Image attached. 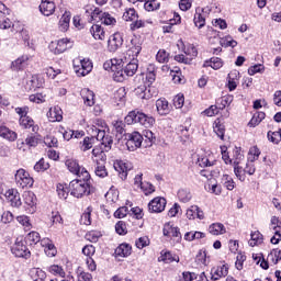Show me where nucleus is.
Listing matches in <instances>:
<instances>
[{
  "label": "nucleus",
  "mask_w": 281,
  "mask_h": 281,
  "mask_svg": "<svg viewBox=\"0 0 281 281\" xmlns=\"http://www.w3.org/2000/svg\"><path fill=\"white\" fill-rule=\"evenodd\" d=\"M209 232L213 236H221L222 234H225V232H226L225 225H223L221 223H214V224L210 225Z\"/></svg>",
  "instance_id": "31"
},
{
  "label": "nucleus",
  "mask_w": 281,
  "mask_h": 281,
  "mask_svg": "<svg viewBox=\"0 0 281 281\" xmlns=\"http://www.w3.org/2000/svg\"><path fill=\"white\" fill-rule=\"evenodd\" d=\"M69 192L75 199H82V196H89L93 192L91 188V175L87 169L81 170V176L70 181Z\"/></svg>",
  "instance_id": "1"
},
{
  "label": "nucleus",
  "mask_w": 281,
  "mask_h": 281,
  "mask_svg": "<svg viewBox=\"0 0 281 281\" xmlns=\"http://www.w3.org/2000/svg\"><path fill=\"white\" fill-rule=\"evenodd\" d=\"M160 5L161 4L156 0H150L145 2L144 8L147 10V12H154V10H159Z\"/></svg>",
  "instance_id": "58"
},
{
  "label": "nucleus",
  "mask_w": 281,
  "mask_h": 281,
  "mask_svg": "<svg viewBox=\"0 0 281 281\" xmlns=\"http://www.w3.org/2000/svg\"><path fill=\"white\" fill-rule=\"evenodd\" d=\"M71 22V12L66 11L59 20L60 32H67L69 30V23Z\"/></svg>",
  "instance_id": "25"
},
{
  "label": "nucleus",
  "mask_w": 281,
  "mask_h": 281,
  "mask_svg": "<svg viewBox=\"0 0 281 281\" xmlns=\"http://www.w3.org/2000/svg\"><path fill=\"white\" fill-rule=\"evenodd\" d=\"M92 19H94V21H97V19H100L103 25H115V23H117L115 18H113L110 13L102 12L100 9L93 10Z\"/></svg>",
  "instance_id": "7"
},
{
  "label": "nucleus",
  "mask_w": 281,
  "mask_h": 281,
  "mask_svg": "<svg viewBox=\"0 0 281 281\" xmlns=\"http://www.w3.org/2000/svg\"><path fill=\"white\" fill-rule=\"evenodd\" d=\"M158 262H165L166 265H170V262H179V256H173L172 252L162 250L160 257H158Z\"/></svg>",
  "instance_id": "19"
},
{
  "label": "nucleus",
  "mask_w": 281,
  "mask_h": 281,
  "mask_svg": "<svg viewBox=\"0 0 281 281\" xmlns=\"http://www.w3.org/2000/svg\"><path fill=\"white\" fill-rule=\"evenodd\" d=\"M101 145L103 146V150L105 153H109L111 150V147L113 146V137L111 135H106L102 140Z\"/></svg>",
  "instance_id": "54"
},
{
  "label": "nucleus",
  "mask_w": 281,
  "mask_h": 281,
  "mask_svg": "<svg viewBox=\"0 0 281 281\" xmlns=\"http://www.w3.org/2000/svg\"><path fill=\"white\" fill-rule=\"evenodd\" d=\"M100 236H102V234L97 231H92V232H89L88 234H86V238L90 243H98Z\"/></svg>",
  "instance_id": "62"
},
{
  "label": "nucleus",
  "mask_w": 281,
  "mask_h": 281,
  "mask_svg": "<svg viewBox=\"0 0 281 281\" xmlns=\"http://www.w3.org/2000/svg\"><path fill=\"white\" fill-rule=\"evenodd\" d=\"M90 32L95 41H104L105 33L102 26L94 24L91 26Z\"/></svg>",
  "instance_id": "29"
},
{
  "label": "nucleus",
  "mask_w": 281,
  "mask_h": 281,
  "mask_svg": "<svg viewBox=\"0 0 281 281\" xmlns=\"http://www.w3.org/2000/svg\"><path fill=\"white\" fill-rule=\"evenodd\" d=\"M81 98L86 106H93L95 104V101H94L95 94L93 93V91L89 89H83L81 91Z\"/></svg>",
  "instance_id": "24"
},
{
  "label": "nucleus",
  "mask_w": 281,
  "mask_h": 281,
  "mask_svg": "<svg viewBox=\"0 0 281 281\" xmlns=\"http://www.w3.org/2000/svg\"><path fill=\"white\" fill-rule=\"evenodd\" d=\"M169 59H170V54L166 52V49L158 50L156 55V60H158L159 63H168Z\"/></svg>",
  "instance_id": "57"
},
{
  "label": "nucleus",
  "mask_w": 281,
  "mask_h": 281,
  "mask_svg": "<svg viewBox=\"0 0 281 281\" xmlns=\"http://www.w3.org/2000/svg\"><path fill=\"white\" fill-rule=\"evenodd\" d=\"M95 142L94 137H85L81 144V150L87 153V150H91L93 148V143Z\"/></svg>",
  "instance_id": "44"
},
{
  "label": "nucleus",
  "mask_w": 281,
  "mask_h": 281,
  "mask_svg": "<svg viewBox=\"0 0 281 281\" xmlns=\"http://www.w3.org/2000/svg\"><path fill=\"white\" fill-rule=\"evenodd\" d=\"M220 45H222V47H236V45H238V42H236L235 40H232L231 36L227 37H223L220 41Z\"/></svg>",
  "instance_id": "55"
},
{
  "label": "nucleus",
  "mask_w": 281,
  "mask_h": 281,
  "mask_svg": "<svg viewBox=\"0 0 281 281\" xmlns=\"http://www.w3.org/2000/svg\"><path fill=\"white\" fill-rule=\"evenodd\" d=\"M123 19L132 22L130 27L133 32H135V30H139V27H144L145 25L144 21L139 20V14H137V11L134 8L125 10Z\"/></svg>",
  "instance_id": "3"
},
{
  "label": "nucleus",
  "mask_w": 281,
  "mask_h": 281,
  "mask_svg": "<svg viewBox=\"0 0 281 281\" xmlns=\"http://www.w3.org/2000/svg\"><path fill=\"white\" fill-rule=\"evenodd\" d=\"M249 157V161H256V159H258V157H260V149L257 146H254L249 149L248 153Z\"/></svg>",
  "instance_id": "61"
},
{
  "label": "nucleus",
  "mask_w": 281,
  "mask_h": 281,
  "mask_svg": "<svg viewBox=\"0 0 281 281\" xmlns=\"http://www.w3.org/2000/svg\"><path fill=\"white\" fill-rule=\"evenodd\" d=\"M49 273H52L53 276H59V278H65V270L63 269V267L58 266V265H53L48 268Z\"/></svg>",
  "instance_id": "52"
},
{
  "label": "nucleus",
  "mask_w": 281,
  "mask_h": 281,
  "mask_svg": "<svg viewBox=\"0 0 281 281\" xmlns=\"http://www.w3.org/2000/svg\"><path fill=\"white\" fill-rule=\"evenodd\" d=\"M157 68H155V65L149 64L147 67V72H146V77L145 80L148 85V87H150V85H153V82H155V80H157Z\"/></svg>",
  "instance_id": "26"
},
{
  "label": "nucleus",
  "mask_w": 281,
  "mask_h": 281,
  "mask_svg": "<svg viewBox=\"0 0 281 281\" xmlns=\"http://www.w3.org/2000/svg\"><path fill=\"white\" fill-rule=\"evenodd\" d=\"M178 199L182 203H189L192 200V193L188 189H180L178 191Z\"/></svg>",
  "instance_id": "39"
},
{
  "label": "nucleus",
  "mask_w": 281,
  "mask_h": 281,
  "mask_svg": "<svg viewBox=\"0 0 281 281\" xmlns=\"http://www.w3.org/2000/svg\"><path fill=\"white\" fill-rule=\"evenodd\" d=\"M203 67H212V69H221L223 67V59L218 57H212L210 60H206Z\"/></svg>",
  "instance_id": "34"
},
{
  "label": "nucleus",
  "mask_w": 281,
  "mask_h": 281,
  "mask_svg": "<svg viewBox=\"0 0 281 281\" xmlns=\"http://www.w3.org/2000/svg\"><path fill=\"white\" fill-rule=\"evenodd\" d=\"M249 245L250 247H256V245H262V234L260 231H256L250 234Z\"/></svg>",
  "instance_id": "38"
},
{
  "label": "nucleus",
  "mask_w": 281,
  "mask_h": 281,
  "mask_svg": "<svg viewBox=\"0 0 281 281\" xmlns=\"http://www.w3.org/2000/svg\"><path fill=\"white\" fill-rule=\"evenodd\" d=\"M187 218H189V221H194V218L203 221V218H205V215L199 206L192 205L190 209L187 210Z\"/></svg>",
  "instance_id": "17"
},
{
  "label": "nucleus",
  "mask_w": 281,
  "mask_h": 281,
  "mask_svg": "<svg viewBox=\"0 0 281 281\" xmlns=\"http://www.w3.org/2000/svg\"><path fill=\"white\" fill-rule=\"evenodd\" d=\"M24 203L25 205H29V207H34L36 205V194L32 191H26L23 194Z\"/></svg>",
  "instance_id": "35"
},
{
  "label": "nucleus",
  "mask_w": 281,
  "mask_h": 281,
  "mask_svg": "<svg viewBox=\"0 0 281 281\" xmlns=\"http://www.w3.org/2000/svg\"><path fill=\"white\" fill-rule=\"evenodd\" d=\"M40 12L44 16H52L56 12V3L52 0H42L40 4Z\"/></svg>",
  "instance_id": "11"
},
{
  "label": "nucleus",
  "mask_w": 281,
  "mask_h": 281,
  "mask_svg": "<svg viewBox=\"0 0 281 281\" xmlns=\"http://www.w3.org/2000/svg\"><path fill=\"white\" fill-rule=\"evenodd\" d=\"M65 164L69 172L76 175L77 177L82 176V170H85V167H80V165H78V161H76L75 159H67Z\"/></svg>",
  "instance_id": "18"
},
{
  "label": "nucleus",
  "mask_w": 281,
  "mask_h": 281,
  "mask_svg": "<svg viewBox=\"0 0 281 281\" xmlns=\"http://www.w3.org/2000/svg\"><path fill=\"white\" fill-rule=\"evenodd\" d=\"M234 166H240V161L245 159V155L241 153L240 147L234 149Z\"/></svg>",
  "instance_id": "56"
},
{
  "label": "nucleus",
  "mask_w": 281,
  "mask_h": 281,
  "mask_svg": "<svg viewBox=\"0 0 281 281\" xmlns=\"http://www.w3.org/2000/svg\"><path fill=\"white\" fill-rule=\"evenodd\" d=\"M162 233H164V236H170L172 238L181 237V232H179V227H173L170 225H166Z\"/></svg>",
  "instance_id": "32"
},
{
  "label": "nucleus",
  "mask_w": 281,
  "mask_h": 281,
  "mask_svg": "<svg viewBox=\"0 0 281 281\" xmlns=\"http://www.w3.org/2000/svg\"><path fill=\"white\" fill-rule=\"evenodd\" d=\"M214 133H216L220 139H225V125L221 123V121H215V125L213 126Z\"/></svg>",
  "instance_id": "43"
},
{
  "label": "nucleus",
  "mask_w": 281,
  "mask_h": 281,
  "mask_svg": "<svg viewBox=\"0 0 281 281\" xmlns=\"http://www.w3.org/2000/svg\"><path fill=\"white\" fill-rule=\"evenodd\" d=\"M127 150L134 153L137 148H142V143L144 142V136L139 132H133L125 135Z\"/></svg>",
  "instance_id": "4"
},
{
  "label": "nucleus",
  "mask_w": 281,
  "mask_h": 281,
  "mask_svg": "<svg viewBox=\"0 0 281 281\" xmlns=\"http://www.w3.org/2000/svg\"><path fill=\"white\" fill-rule=\"evenodd\" d=\"M32 58L31 55H22L11 64V68L13 71H21V69H25L27 67L30 59Z\"/></svg>",
  "instance_id": "13"
},
{
  "label": "nucleus",
  "mask_w": 281,
  "mask_h": 281,
  "mask_svg": "<svg viewBox=\"0 0 281 281\" xmlns=\"http://www.w3.org/2000/svg\"><path fill=\"white\" fill-rule=\"evenodd\" d=\"M183 53L186 56H189L188 58H191V60L199 56V50H196V47L192 44H189L187 47H184Z\"/></svg>",
  "instance_id": "46"
},
{
  "label": "nucleus",
  "mask_w": 281,
  "mask_h": 281,
  "mask_svg": "<svg viewBox=\"0 0 281 281\" xmlns=\"http://www.w3.org/2000/svg\"><path fill=\"white\" fill-rule=\"evenodd\" d=\"M115 232L116 234H119L120 236H126V234H128V231L126 229V222L124 221H119L115 224Z\"/></svg>",
  "instance_id": "51"
},
{
  "label": "nucleus",
  "mask_w": 281,
  "mask_h": 281,
  "mask_svg": "<svg viewBox=\"0 0 281 281\" xmlns=\"http://www.w3.org/2000/svg\"><path fill=\"white\" fill-rule=\"evenodd\" d=\"M16 221L27 232H30L32 229V223H30V217H27V215H20V216L16 217Z\"/></svg>",
  "instance_id": "49"
},
{
  "label": "nucleus",
  "mask_w": 281,
  "mask_h": 281,
  "mask_svg": "<svg viewBox=\"0 0 281 281\" xmlns=\"http://www.w3.org/2000/svg\"><path fill=\"white\" fill-rule=\"evenodd\" d=\"M8 196H9L8 201L11 207H21V205H23V202L21 201V196L14 195V191H9Z\"/></svg>",
  "instance_id": "36"
},
{
  "label": "nucleus",
  "mask_w": 281,
  "mask_h": 281,
  "mask_svg": "<svg viewBox=\"0 0 281 281\" xmlns=\"http://www.w3.org/2000/svg\"><path fill=\"white\" fill-rule=\"evenodd\" d=\"M57 194L59 196V199H67V196H69V190H67L66 187H64V184H57Z\"/></svg>",
  "instance_id": "63"
},
{
  "label": "nucleus",
  "mask_w": 281,
  "mask_h": 281,
  "mask_svg": "<svg viewBox=\"0 0 281 281\" xmlns=\"http://www.w3.org/2000/svg\"><path fill=\"white\" fill-rule=\"evenodd\" d=\"M265 117H267V114H265V112L255 113L251 120L249 121L248 126H251V127L258 126V124H260V122H262Z\"/></svg>",
  "instance_id": "37"
},
{
  "label": "nucleus",
  "mask_w": 281,
  "mask_h": 281,
  "mask_svg": "<svg viewBox=\"0 0 281 281\" xmlns=\"http://www.w3.org/2000/svg\"><path fill=\"white\" fill-rule=\"evenodd\" d=\"M49 117V122H60L63 120V110L60 108L55 106L54 109H50L47 113Z\"/></svg>",
  "instance_id": "28"
},
{
  "label": "nucleus",
  "mask_w": 281,
  "mask_h": 281,
  "mask_svg": "<svg viewBox=\"0 0 281 281\" xmlns=\"http://www.w3.org/2000/svg\"><path fill=\"white\" fill-rule=\"evenodd\" d=\"M125 124H140L142 126H145V128H150V126L155 125V117L149 116L144 112L133 110L125 116Z\"/></svg>",
  "instance_id": "2"
},
{
  "label": "nucleus",
  "mask_w": 281,
  "mask_h": 281,
  "mask_svg": "<svg viewBox=\"0 0 281 281\" xmlns=\"http://www.w3.org/2000/svg\"><path fill=\"white\" fill-rule=\"evenodd\" d=\"M15 183L18 188H32L34 186V179L30 177V173L25 169H19L15 173Z\"/></svg>",
  "instance_id": "5"
},
{
  "label": "nucleus",
  "mask_w": 281,
  "mask_h": 281,
  "mask_svg": "<svg viewBox=\"0 0 281 281\" xmlns=\"http://www.w3.org/2000/svg\"><path fill=\"white\" fill-rule=\"evenodd\" d=\"M156 108L159 115H168L170 113V105L166 99H158L156 101Z\"/></svg>",
  "instance_id": "23"
},
{
  "label": "nucleus",
  "mask_w": 281,
  "mask_h": 281,
  "mask_svg": "<svg viewBox=\"0 0 281 281\" xmlns=\"http://www.w3.org/2000/svg\"><path fill=\"white\" fill-rule=\"evenodd\" d=\"M35 172H45V170H49V162H46L44 158H41L34 166Z\"/></svg>",
  "instance_id": "48"
},
{
  "label": "nucleus",
  "mask_w": 281,
  "mask_h": 281,
  "mask_svg": "<svg viewBox=\"0 0 281 281\" xmlns=\"http://www.w3.org/2000/svg\"><path fill=\"white\" fill-rule=\"evenodd\" d=\"M80 67L76 72L80 76H87L93 69V64L90 60L81 59Z\"/></svg>",
  "instance_id": "27"
},
{
  "label": "nucleus",
  "mask_w": 281,
  "mask_h": 281,
  "mask_svg": "<svg viewBox=\"0 0 281 281\" xmlns=\"http://www.w3.org/2000/svg\"><path fill=\"white\" fill-rule=\"evenodd\" d=\"M11 254L15 256V258H30L31 252L27 249V246L23 244V241H15V244L11 247Z\"/></svg>",
  "instance_id": "8"
},
{
  "label": "nucleus",
  "mask_w": 281,
  "mask_h": 281,
  "mask_svg": "<svg viewBox=\"0 0 281 281\" xmlns=\"http://www.w3.org/2000/svg\"><path fill=\"white\" fill-rule=\"evenodd\" d=\"M229 273V267L226 265L220 266L217 268H212L211 270V280H221V278H225Z\"/></svg>",
  "instance_id": "15"
},
{
  "label": "nucleus",
  "mask_w": 281,
  "mask_h": 281,
  "mask_svg": "<svg viewBox=\"0 0 281 281\" xmlns=\"http://www.w3.org/2000/svg\"><path fill=\"white\" fill-rule=\"evenodd\" d=\"M106 160H97V167H95V175L97 177H100L101 179H104V177H108L109 176V171H106V166H104V162Z\"/></svg>",
  "instance_id": "30"
},
{
  "label": "nucleus",
  "mask_w": 281,
  "mask_h": 281,
  "mask_svg": "<svg viewBox=\"0 0 281 281\" xmlns=\"http://www.w3.org/2000/svg\"><path fill=\"white\" fill-rule=\"evenodd\" d=\"M222 182L226 190L232 191L234 188H236V182H234V178H232L229 175H224L222 177Z\"/></svg>",
  "instance_id": "41"
},
{
  "label": "nucleus",
  "mask_w": 281,
  "mask_h": 281,
  "mask_svg": "<svg viewBox=\"0 0 281 281\" xmlns=\"http://www.w3.org/2000/svg\"><path fill=\"white\" fill-rule=\"evenodd\" d=\"M142 52V38L134 36L131 40V46L128 49L130 56H133V58L139 56Z\"/></svg>",
  "instance_id": "16"
},
{
  "label": "nucleus",
  "mask_w": 281,
  "mask_h": 281,
  "mask_svg": "<svg viewBox=\"0 0 281 281\" xmlns=\"http://www.w3.org/2000/svg\"><path fill=\"white\" fill-rule=\"evenodd\" d=\"M91 207H88L87 211L81 215V225H91Z\"/></svg>",
  "instance_id": "59"
},
{
  "label": "nucleus",
  "mask_w": 281,
  "mask_h": 281,
  "mask_svg": "<svg viewBox=\"0 0 281 281\" xmlns=\"http://www.w3.org/2000/svg\"><path fill=\"white\" fill-rule=\"evenodd\" d=\"M201 238H205V233H202V232H194V233L188 232L184 235V240H189V241L199 240Z\"/></svg>",
  "instance_id": "45"
},
{
  "label": "nucleus",
  "mask_w": 281,
  "mask_h": 281,
  "mask_svg": "<svg viewBox=\"0 0 281 281\" xmlns=\"http://www.w3.org/2000/svg\"><path fill=\"white\" fill-rule=\"evenodd\" d=\"M12 25V20H10V18L0 14V30H10Z\"/></svg>",
  "instance_id": "53"
},
{
  "label": "nucleus",
  "mask_w": 281,
  "mask_h": 281,
  "mask_svg": "<svg viewBox=\"0 0 281 281\" xmlns=\"http://www.w3.org/2000/svg\"><path fill=\"white\" fill-rule=\"evenodd\" d=\"M167 203L168 202L165 200V198H155L148 203V210L154 214H160V212L166 210Z\"/></svg>",
  "instance_id": "9"
},
{
  "label": "nucleus",
  "mask_w": 281,
  "mask_h": 281,
  "mask_svg": "<svg viewBox=\"0 0 281 281\" xmlns=\"http://www.w3.org/2000/svg\"><path fill=\"white\" fill-rule=\"evenodd\" d=\"M31 278L33 281H45V278H47V273L41 270V268H33L31 270Z\"/></svg>",
  "instance_id": "33"
},
{
  "label": "nucleus",
  "mask_w": 281,
  "mask_h": 281,
  "mask_svg": "<svg viewBox=\"0 0 281 281\" xmlns=\"http://www.w3.org/2000/svg\"><path fill=\"white\" fill-rule=\"evenodd\" d=\"M133 251V247L130 244H121L114 251L115 256L120 258H128Z\"/></svg>",
  "instance_id": "21"
},
{
  "label": "nucleus",
  "mask_w": 281,
  "mask_h": 281,
  "mask_svg": "<svg viewBox=\"0 0 281 281\" xmlns=\"http://www.w3.org/2000/svg\"><path fill=\"white\" fill-rule=\"evenodd\" d=\"M122 45H124V37H122L121 33H114L110 36L108 41L109 52H117Z\"/></svg>",
  "instance_id": "10"
},
{
  "label": "nucleus",
  "mask_w": 281,
  "mask_h": 281,
  "mask_svg": "<svg viewBox=\"0 0 281 281\" xmlns=\"http://www.w3.org/2000/svg\"><path fill=\"white\" fill-rule=\"evenodd\" d=\"M139 68V64H137V59H133L132 61H130L125 68L123 70H119L115 74V80H117V82H121V80H124V74L125 76H135V74H137V69Z\"/></svg>",
  "instance_id": "6"
},
{
  "label": "nucleus",
  "mask_w": 281,
  "mask_h": 281,
  "mask_svg": "<svg viewBox=\"0 0 281 281\" xmlns=\"http://www.w3.org/2000/svg\"><path fill=\"white\" fill-rule=\"evenodd\" d=\"M268 258L273 265H278V262L281 260V250L278 248L272 249L271 252L268 255Z\"/></svg>",
  "instance_id": "50"
},
{
  "label": "nucleus",
  "mask_w": 281,
  "mask_h": 281,
  "mask_svg": "<svg viewBox=\"0 0 281 281\" xmlns=\"http://www.w3.org/2000/svg\"><path fill=\"white\" fill-rule=\"evenodd\" d=\"M140 190H143L146 196H148V194H153V192H155V186L149 182H143Z\"/></svg>",
  "instance_id": "64"
},
{
  "label": "nucleus",
  "mask_w": 281,
  "mask_h": 281,
  "mask_svg": "<svg viewBox=\"0 0 281 281\" xmlns=\"http://www.w3.org/2000/svg\"><path fill=\"white\" fill-rule=\"evenodd\" d=\"M20 126L25 128L26 131H31V133H38V125H35L34 120L30 116L20 117L19 120Z\"/></svg>",
  "instance_id": "14"
},
{
  "label": "nucleus",
  "mask_w": 281,
  "mask_h": 281,
  "mask_svg": "<svg viewBox=\"0 0 281 281\" xmlns=\"http://www.w3.org/2000/svg\"><path fill=\"white\" fill-rule=\"evenodd\" d=\"M114 170L119 172V177L124 180L126 177H128V167H126V164L122 160H116L114 162Z\"/></svg>",
  "instance_id": "22"
},
{
  "label": "nucleus",
  "mask_w": 281,
  "mask_h": 281,
  "mask_svg": "<svg viewBox=\"0 0 281 281\" xmlns=\"http://www.w3.org/2000/svg\"><path fill=\"white\" fill-rule=\"evenodd\" d=\"M69 49V40L61 38L57 42V46L55 47V50L57 54H63L64 52H67Z\"/></svg>",
  "instance_id": "40"
},
{
  "label": "nucleus",
  "mask_w": 281,
  "mask_h": 281,
  "mask_svg": "<svg viewBox=\"0 0 281 281\" xmlns=\"http://www.w3.org/2000/svg\"><path fill=\"white\" fill-rule=\"evenodd\" d=\"M267 137L272 144H280V142H281V128L277 132L269 131L268 134H267Z\"/></svg>",
  "instance_id": "47"
},
{
  "label": "nucleus",
  "mask_w": 281,
  "mask_h": 281,
  "mask_svg": "<svg viewBox=\"0 0 281 281\" xmlns=\"http://www.w3.org/2000/svg\"><path fill=\"white\" fill-rule=\"evenodd\" d=\"M25 240L30 245H37V243H41V234L38 232H31L26 235Z\"/></svg>",
  "instance_id": "42"
},
{
  "label": "nucleus",
  "mask_w": 281,
  "mask_h": 281,
  "mask_svg": "<svg viewBox=\"0 0 281 281\" xmlns=\"http://www.w3.org/2000/svg\"><path fill=\"white\" fill-rule=\"evenodd\" d=\"M201 12H205V14H210V8H204V9L198 8L195 10L193 21H194L195 27H199V30H201V27H205V16H203Z\"/></svg>",
  "instance_id": "12"
},
{
  "label": "nucleus",
  "mask_w": 281,
  "mask_h": 281,
  "mask_svg": "<svg viewBox=\"0 0 281 281\" xmlns=\"http://www.w3.org/2000/svg\"><path fill=\"white\" fill-rule=\"evenodd\" d=\"M0 137L8 142H16V132L10 130L8 126H0Z\"/></svg>",
  "instance_id": "20"
},
{
  "label": "nucleus",
  "mask_w": 281,
  "mask_h": 281,
  "mask_svg": "<svg viewBox=\"0 0 281 281\" xmlns=\"http://www.w3.org/2000/svg\"><path fill=\"white\" fill-rule=\"evenodd\" d=\"M135 245L137 249H144V247H148L150 245V239L147 236L139 237L136 239Z\"/></svg>",
  "instance_id": "60"
}]
</instances>
